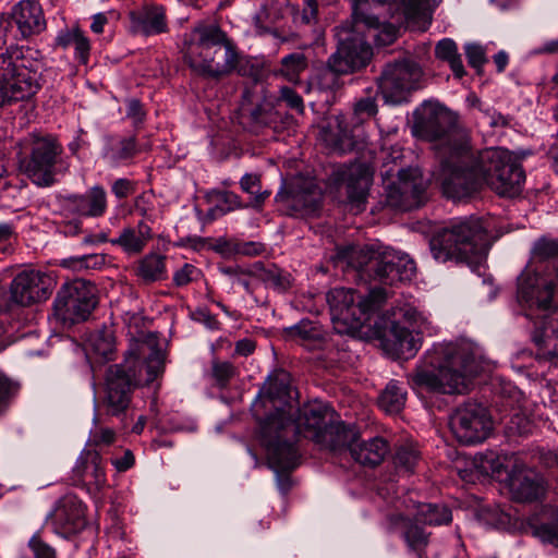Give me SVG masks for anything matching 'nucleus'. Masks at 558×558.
<instances>
[{
    "mask_svg": "<svg viewBox=\"0 0 558 558\" xmlns=\"http://www.w3.org/2000/svg\"><path fill=\"white\" fill-rule=\"evenodd\" d=\"M475 354L468 342L436 343L408 375L413 389L438 393H463L475 373Z\"/></svg>",
    "mask_w": 558,
    "mask_h": 558,
    "instance_id": "nucleus-1",
    "label": "nucleus"
},
{
    "mask_svg": "<svg viewBox=\"0 0 558 558\" xmlns=\"http://www.w3.org/2000/svg\"><path fill=\"white\" fill-rule=\"evenodd\" d=\"M486 232L478 218L452 220L429 241L433 257L441 263L456 260L478 270L485 259Z\"/></svg>",
    "mask_w": 558,
    "mask_h": 558,
    "instance_id": "nucleus-2",
    "label": "nucleus"
},
{
    "mask_svg": "<svg viewBox=\"0 0 558 558\" xmlns=\"http://www.w3.org/2000/svg\"><path fill=\"white\" fill-rule=\"evenodd\" d=\"M335 259L337 263H345L361 275L389 286L411 280L415 274V263L409 255L388 248L342 246L337 248Z\"/></svg>",
    "mask_w": 558,
    "mask_h": 558,
    "instance_id": "nucleus-3",
    "label": "nucleus"
},
{
    "mask_svg": "<svg viewBox=\"0 0 558 558\" xmlns=\"http://www.w3.org/2000/svg\"><path fill=\"white\" fill-rule=\"evenodd\" d=\"M329 408L322 402H311L293 411L292 407L278 409L260 426V435L266 436L269 427L275 441L296 447L299 435L317 444L331 422Z\"/></svg>",
    "mask_w": 558,
    "mask_h": 558,
    "instance_id": "nucleus-4",
    "label": "nucleus"
},
{
    "mask_svg": "<svg viewBox=\"0 0 558 558\" xmlns=\"http://www.w3.org/2000/svg\"><path fill=\"white\" fill-rule=\"evenodd\" d=\"M533 258L545 268L526 267L518 277V301L529 308L546 310L558 291V240L542 238L533 245Z\"/></svg>",
    "mask_w": 558,
    "mask_h": 558,
    "instance_id": "nucleus-5",
    "label": "nucleus"
},
{
    "mask_svg": "<svg viewBox=\"0 0 558 558\" xmlns=\"http://www.w3.org/2000/svg\"><path fill=\"white\" fill-rule=\"evenodd\" d=\"M137 366L146 369V384L154 381L162 372V359L159 352H154L146 363L142 364L137 356L130 354L124 363L109 366L106 373L105 395L102 403L107 414L119 416L131 402L133 387L141 380L136 376Z\"/></svg>",
    "mask_w": 558,
    "mask_h": 558,
    "instance_id": "nucleus-6",
    "label": "nucleus"
},
{
    "mask_svg": "<svg viewBox=\"0 0 558 558\" xmlns=\"http://www.w3.org/2000/svg\"><path fill=\"white\" fill-rule=\"evenodd\" d=\"M457 118L452 111L438 101H424L414 111V131L420 137L435 142L438 156L458 149L463 153L470 144L469 135L457 128Z\"/></svg>",
    "mask_w": 558,
    "mask_h": 558,
    "instance_id": "nucleus-7",
    "label": "nucleus"
},
{
    "mask_svg": "<svg viewBox=\"0 0 558 558\" xmlns=\"http://www.w3.org/2000/svg\"><path fill=\"white\" fill-rule=\"evenodd\" d=\"M388 294L383 288L372 289L366 296H355L349 288H333L326 295L331 320L339 333H353L379 310Z\"/></svg>",
    "mask_w": 558,
    "mask_h": 558,
    "instance_id": "nucleus-8",
    "label": "nucleus"
},
{
    "mask_svg": "<svg viewBox=\"0 0 558 558\" xmlns=\"http://www.w3.org/2000/svg\"><path fill=\"white\" fill-rule=\"evenodd\" d=\"M62 154L63 147L54 136L32 134L29 155L20 159L19 169L33 184L52 186L70 168Z\"/></svg>",
    "mask_w": 558,
    "mask_h": 558,
    "instance_id": "nucleus-9",
    "label": "nucleus"
},
{
    "mask_svg": "<svg viewBox=\"0 0 558 558\" xmlns=\"http://www.w3.org/2000/svg\"><path fill=\"white\" fill-rule=\"evenodd\" d=\"M440 169L436 180L440 183L444 194L453 199L471 196L483 186V173L475 166L476 153L470 144L463 153L458 149L440 155Z\"/></svg>",
    "mask_w": 558,
    "mask_h": 558,
    "instance_id": "nucleus-10",
    "label": "nucleus"
},
{
    "mask_svg": "<svg viewBox=\"0 0 558 558\" xmlns=\"http://www.w3.org/2000/svg\"><path fill=\"white\" fill-rule=\"evenodd\" d=\"M475 166L483 173V185L498 195L513 197L521 192L524 171L507 149L490 147L477 151Z\"/></svg>",
    "mask_w": 558,
    "mask_h": 558,
    "instance_id": "nucleus-11",
    "label": "nucleus"
},
{
    "mask_svg": "<svg viewBox=\"0 0 558 558\" xmlns=\"http://www.w3.org/2000/svg\"><path fill=\"white\" fill-rule=\"evenodd\" d=\"M364 27L353 20L335 27L338 47L328 59V70H342L343 66L360 70L369 64L373 49L362 34Z\"/></svg>",
    "mask_w": 558,
    "mask_h": 558,
    "instance_id": "nucleus-12",
    "label": "nucleus"
},
{
    "mask_svg": "<svg viewBox=\"0 0 558 558\" xmlns=\"http://www.w3.org/2000/svg\"><path fill=\"white\" fill-rule=\"evenodd\" d=\"M97 304L95 287L83 279L64 283L53 302L56 314L72 324L87 319Z\"/></svg>",
    "mask_w": 558,
    "mask_h": 558,
    "instance_id": "nucleus-13",
    "label": "nucleus"
},
{
    "mask_svg": "<svg viewBox=\"0 0 558 558\" xmlns=\"http://www.w3.org/2000/svg\"><path fill=\"white\" fill-rule=\"evenodd\" d=\"M449 426L456 439L463 445L482 442L493 430L487 409L472 401L461 404L453 411Z\"/></svg>",
    "mask_w": 558,
    "mask_h": 558,
    "instance_id": "nucleus-14",
    "label": "nucleus"
},
{
    "mask_svg": "<svg viewBox=\"0 0 558 558\" xmlns=\"http://www.w3.org/2000/svg\"><path fill=\"white\" fill-rule=\"evenodd\" d=\"M236 119L243 129L252 133H258L274 121L272 108L266 101V88L255 75L252 76V84L242 93Z\"/></svg>",
    "mask_w": 558,
    "mask_h": 558,
    "instance_id": "nucleus-15",
    "label": "nucleus"
},
{
    "mask_svg": "<svg viewBox=\"0 0 558 558\" xmlns=\"http://www.w3.org/2000/svg\"><path fill=\"white\" fill-rule=\"evenodd\" d=\"M398 180L386 187V203L403 211L412 210L423 204L426 184L418 169H399Z\"/></svg>",
    "mask_w": 558,
    "mask_h": 558,
    "instance_id": "nucleus-16",
    "label": "nucleus"
},
{
    "mask_svg": "<svg viewBox=\"0 0 558 558\" xmlns=\"http://www.w3.org/2000/svg\"><path fill=\"white\" fill-rule=\"evenodd\" d=\"M227 38L226 33L216 24H196L186 35L183 49L191 70H214L211 63L201 57L202 51L222 45Z\"/></svg>",
    "mask_w": 558,
    "mask_h": 558,
    "instance_id": "nucleus-17",
    "label": "nucleus"
},
{
    "mask_svg": "<svg viewBox=\"0 0 558 558\" xmlns=\"http://www.w3.org/2000/svg\"><path fill=\"white\" fill-rule=\"evenodd\" d=\"M260 441L266 448L268 464L276 473L277 486L282 494H287L292 487L289 473L299 464V450L289 444L283 446L275 441L269 428L266 429V436L260 435Z\"/></svg>",
    "mask_w": 558,
    "mask_h": 558,
    "instance_id": "nucleus-18",
    "label": "nucleus"
},
{
    "mask_svg": "<svg viewBox=\"0 0 558 558\" xmlns=\"http://www.w3.org/2000/svg\"><path fill=\"white\" fill-rule=\"evenodd\" d=\"M371 173L363 163L342 165L335 168L330 174V184L337 189L345 187L351 205L362 209L371 184Z\"/></svg>",
    "mask_w": 558,
    "mask_h": 558,
    "instance_id": "nucleus-19",
    "label": "nucleus"
},
{
    "mask_svg": "<svg viewBox=\"0 0 558 558\" xmlns=\"http://www.w3.org/2000/svg\"><path fill=\"white\" fill-rule=\"evenodd\" d=\"M56 534L69 537L86 526L85 506L74 495L61 497L47 518Z\"/></svg>",
    "mask_w": 558,
    "mask_h": 558,
    "instance_id": "nucleus-20",
    "label": "nucleus"
},
{
    "mask_svg": "<svg viewBox=\"0 0 558 558\" xmlns=\"http://www.w3.org/2000/svg\"><path fill=\"white\" fill-rule=\"evenodd\" d=\"M352 4V20L363 24L366 28L378 29L381 12H372L387 5V14L393 16L402 13L412 15L417 9V0H350Z\"/></svg>",
    "mask_w": 558,
    "mask_h": 558,
    "instance_id": "nucleus-21",
    "label": "nucleus"
},
{
    "mask_svg": "<svg viewBox=\"0 0 558 558\" xmlns=\"http://www.w3.org/2000/svg\"><path fill=\"white\" fill-rule=\"evenodd\" d=\"M60 203L65 216L78 218H99L108 208L107 192L101 185H94L82 194L64 195Z\"/></svg>",
    "mask_w": 558,
    "mask_h": 558,
    "instance_id": "nucleus-22",
    "label": "nucleus"
},
{
    "mask_svg": "<svg viewBox=\"0 0 558 558\" xmlns=\"http://www.w3.org/2000/svg\"><path fill=\"white\" fill-rule=\"evenodd\" d=\"M50 278L37 270H23L11 282V300L22 306H28L48 299Z\"/></svg>",
    "mask_w": 558,
    "mask_h": 558,
    "instance_id": "nucleus-23",
    "label": "nucleus"
},
{
    "mask_svg": "<svg viewBox=\"0 0 558 558\" xmlns=\"http://www.w3.org/2000/svg\"><path fill=\"white\" fill-rule=\"evenodd\" d=\"M276 201L282 203L291 216L314 214L320 205L322 192L311 181H298L279 191Z\"/></svg>",
    "mask_w": 558,
    "mask_h": 558,
    "instance_id": "nucleus-24",
    "label": "nucleus"
},
{
    "mask_svg": "<svg viewBox=\"0 0 558 558\" xmlns=\"http://www.w3.org/2000/svg\"><path fill=\"white\" fill-rule=\"evenodd\" d=\"M377 86L386 102L401 104L410 92L422 87V72H383Z\"/></svg>",
    "mask_w": 558,
    "mask_h": 558,
    "instance_id": "nucleus-25",
    "label": "nucleus"
},
{
    "mask_svg": "<svg viewBox=\"0 0 558 558\" xmlns=\"http://www.w3.org/2000/svg\"><path fill=\"white\" fill-rule=\"evenodd\" d=\"M387 520L389 529L400 533L410 554L416 558H428L426 548L429 545L430 534L418 525L420 522L399 512L389 514Z\"/></svg>",
    "mask_w": 558,
    "mask_h": 558,
    "instance_id": "nucleus-26",
    "label": "nucleus"
},
{
    "mask_svg": "<svg viewBox=\"0 0 558 558\" xmlns=\"http://www.w3.org/2000/svg\"><path fill=\"white\" fill-rule=\"evenodd\" d=\"M73 481L76 485L100 489L106 484V473L100 454L95 450L81 453L73 468Z\"/></svg>",
    "mask_w": 558,
    "mask_h": 558,
    "instance_id": "nucleus-27",
    "label": "nucleus"
},
{
    "mask_svg": "<svg viewBox=\"0 0 558 558\" xmlns=\"http://www.w3.org/2000/svg\"><path fill=\"white\" fill-rule=\"evenodd\" d=\"M551 302L542 316V326L532 335L533 342L538 347L543 357L547 360L558 359V307L550 310Z\"/></svg>",
    "mask_w": 558,
    "mask_h": 558,
    "instance_id": "nucleus-28",
    "label": "nucleus"
},
{
    "mask_svg": "<svg viewBox=\"0 0 558 558\" xmlns=\"http://www.w3.org/2000/svg\"><path fill=\"white\" fill-rule=\"evenodd\" d=\"M129 16L133 33L150 36L168 29L165 9L160 5L145 4L131 11Z\"/></svg>",
    "mask_w": 558,
    "mask_h": 558,
    "instance_id": "nucleus-29",
    "label": "nucleus"
},
{
    "mask_svg": "<svg viewBox=\"0 0 558 558\" xmlns=\"http://www.w3.org/2000/svg\"><path fill=\"white\" fill-rule=\"evenodd\" d=\"M508 486L512 499L519 502L536 500L544 492L541 480L521 466H515L509 473Z\"/></svg>",
    "mask_w": 558,
    "mask_h": 558,
    "instance_id": "nucleus-30",
    "label": "nucleus"
},
{
    "mask_svg": "<svg viewBox=\"0 0 558 558\" xmlns=\"http://www.w3.org/2000/svg\"><path fill=\"white\" fill-rule=\"evenodd\" d=\"M13 19L23 36L40 33L46 26L43 9L36 0L20 1L14 7Z\"/></svg>",
    "mask_w": 558,
    "mask_h": 558,
    "instance_id": "nucleus-31",
    "label": "nucleus"
},
{
    "mask_svg": "<svg viewBox=\"0 0 558 558\" xmlns=\"http://www.w3.org/2000/svg\"><path fill=\"white\" fill-rule=\"evenodd\" d=\"M389 452L388 442L381 437L359 441L351 446V457L362 465L374 468L381 463Z\"/></svg>",
    "mask_w": 558,
    "mask_h": 558,
    "instance_id": "nucleus-32",
    "label": "nucleus"
},
{
    "mask_svg": "<svg viewBox=\"0 0 558 558\" xmlns=\"http://www.w3.org/2000/svg\"><path fill=\"white\" fill-rule=\"evenodd\" d=\"M5 75V89L9 101H19L29 98L39 88L37 72H9Z\"/></svg>",
    "mask_w": 558,
    "mask_h": 558,
    "instance_id": "nucleus-33",
    "label": "nucleus"
},
{
    "mask_svg": "<svg viewBox=\"0 0 558 558\" xmlns=\"http://www.w3.org/2000/svg\"><path fill=\"white\" fill-rule=\"evenodd\" d=\"M355 439L356 432L354 428L347 426L342 422L333 423L331 421L328 427L325 428V433L317 445L331 451L349 449L351 452V446L354 445Z\"/></svg>",
    "mask_w": 558,
    "mask_h": 558,
    "instance_id": "nucleus-34",
    "label": "nucleus"
},
{
    "mask_svg": "<svg viewBox=\"0 0 558 558\" xmlns=\"http://www.w3.org/2000/svg\"><path fill=\"white\" fill-rule=\"evenodd\" d=\"M418 331H411L405 327L393 324L390 329L389 341L395 352L404 357L413 356L422 345V338Z\"/></svg>",
    "mask_w": 558,
    "mask_h": 558,
    "instance_id": "nucleus-35",
    "label": "nucleus"
},
{
    "mask_svg": "<svg viewBox=\"0 0 558 558\" xmlns=\"http://www.w3.org/2000/svg\"><path fill=\"white\" fill-rule=\"evenodd\" d=\"M248 275L267 287L284 290L289 287V275L274 264L255 262L247 267Z\"/></svg>",
    "mask_w": 558,
    "mask_h": 558,
    "instance_id": "nucleus-36",
    "label": "nucleus"
},
{
    "mask_svg": "<svg viewBox=\"0 0 558 558\" xmlns=\"http://www.w3.org/2000/svg\"><path fill=\"white\" fill-rule=\"evenodd\" d=\"M407 400V391L397 380H390L378 397V405L389 414L399 413Z\"/></svg>",
    "mask_w": 558,
    "mask_h": 558,
    "instance_id": "nucleus-37",
    "label": "nucleus"
},
{
    "mask_svg": "<svg viewBox=\"0 0 558 558\" xmlns=\"http://www.w3.org/2000/svg\"><path fill=\"white\" fill-rule=\"evenodd\" d=\"M414 520L427 525L448 524L452 520L451 510L445 505L418 504Z\"/></svg>",
    "mask_w": 558,
    "mask_h": 558,
    "instance_id": "nucleus-38",
    "label": "nucleus"
},
{
    "mask_svg": "<svg viewBox=\"0 0 558 558\" xmlns=\"http://www.w3.org/2000/svg\"><path fill=\"white\" fill-rule=\"evenodd\" d=\"M165 256L150 253L138 263L136 275L145 282H154L166 278Z\"/></svg>",
    "mask_w": 558,
    "mask_h": 558,
    "instance_id": "nucleus-39",
    "label": "nucleus"
},
{
    "mask_svg": "<svg viewBox=\"0 0 558 558\" xmlns=\"http://www.w3.org/2000/svg\"><path fill=\"white\" fill-rule=\"evenodd\" d=\"M58 43L63 47L74 49L78 65H87L90 49L89 40L78 28H72L61 34L58 37Z\"/></svg>",
    "mask_w": 558,
    "mask_h": 558,
    "instance_id": "nucleus-40",
    "label": "nucleus"
},
{
    "mask_svg": "<svg viewBox=\"0 0 558 558\" xmlns=\"http://www.w3.org/2000/svg\"><path fill=\"white\" fill-rule=\"evenodd\" d=\"M240 186L243 192L252 195L250 207L260 208L269 197L270 192L260 190V177L258 174L246 173L240 180Z\"/></svg>",
    "mask_w": 558,
    "mask_h": 558,
    "instance_id": "nucleus-41",
    "label": "nucleus"
},
{
    "mask_svg": "<svg viewBox=\"0 0 558 558\" xmlns=\"http://www.w3.org/2000/svg\"><path fill=\"white\" fill-rule=\"evenodd\" d=\"M110 243L121 246L128 254L136 255L144 250L147 241L138 235L134 228H125L117 239L110 240Z\"/></svg>",
    "mask_w": 558,
    "mask_h": 558,
    "instance_id": "nucleus-42",
    "label": "nucleus"
},
{
    "mask_svg": "<svg viewBox=\"0 0 558 558\" xmlns=\"http://www.w3.org/2000/svg\"><path fill=\"white\" fill-rule=\"evenodd\" d=\"M89 347L93 352L105 360H111L114 352V337L112 331L104 329L92 335L89 338Z\"/></svg>",
    "mask_w": 558,
    "mask_h": 558,
    "instance_id": "nucleus-43",
    "label": "nucleus"
},
{
    "mask_svg": "<svg viewBox=\"0 0 558 558\" xmlns=\"http://www.w3.org/2000/svg\"><path fill=\"white\" fill-rule=\"evenodd\" d=\"M263 390L264 393L271 400L290 397L289 375L284 372H280L275 376H270L266 381Z\"/></svg>",
    "mask_w": 558,
    "mask_h": 558,
    "instance_id": "nucleus-44",
    "label": "nucleus"
},
{
    "mask_svg": "<svg viewBox=\"0 0 558 558\" xmlns=\"http://www.w3.org/2000/svg\"><path fill=\"white\" fill-rule=\"evenodd\" d=\"M435 53L438 59L447 61L451 70H463L457 44L451 38L439 40L436 45Z\"/></svg>",
    "mask_w": 558,
    "mask_h": 558,
    "instance_id": "nucleus-45",
    "label": "nucleus"
},
{
    "mask_svg": "<svg viewBox=\"0 0 558 558\" xmlns=\"http://www.w3.org/2000/svg\"><path fill=\"white\" fill-rule=\"evenodd\" d=\"M418 459L420 452L412 445L400 446L393 456L396 466L407 473L413 472Z\"/></svg>",
    "mask_w": 558,
    "mask_h": 558,
    "instance_id": "nucleus-46",
    "label": "nucleus"
},
{
    "mask_svg": "<svg viewBox=\"0 0 558 558\" xmlns=\"http://www.w3.org/2000/svg\"><path fill=\"white\" fill-rule=\"evenodd\" d=\"M137 153L134 137L122 138L112 144L107 153L108 158L113 162L128 160Z\"/></svg>",
    "mask_w": 558,
    "mask_h": 558,
    "instance_id": "nucleus-47",
    "label": "nucleus"
},
{
    "mask_svg": "<svg viewBox=\"0 0 558 558\" xmlns=\"http://www.w3.org/2000/svg\"><path fill=\"white\" fill-rule=\"evenodd\" d=\"M106 264V256L102 254H87L82 256L70 257L62 262L64 267L75 270L82 269H99Z\"/></svg>",
    "mask_w": 558,
    "mask_h": 558,
    "instance_id": "nucleus-48",
    "label": "nucleus"
},
{
    "mask_svg": "<svg viewBox=\"0 0 558 558\" xmlns=\"http://www.w3.org/2000/svg\"><path fill=\"white\" fill-rule=\"evenodd\" d=\"M342 72H315L307 83L306 90L317 89L327 92L335 89L339 84V74Z\"/></svg>",
    "mask_w": 558,
    "mask_h": 558,
    "instance_id": "nucleus-49",
    "label": "nucleus"
},
{
    "mask_svg": "<svg viewBox=\"0 0 558 558\" xmlns=\"http://www.w3.org/2000/svg\"><path fill=\"white\" fill-rule=\"evenodd\" d=\"M402 317L405 322H408L414 329L418 332H430V323L428 322L427 316H425L422 312L417 311L413 306H405L401 310Z\"/></svg>",
    "mask_w": 558,
    "mask_h": 558,
    "instance_id": "nucleus-50",
    "label": "nucleus"
},
{
    "mask_svg": "<svg viewBox=\"0 0 558 558\" xmlns=\"http://www.w3.org/2000/svg\"><path fill=\"white\" fill-rule=\"evenodd\" d=\"M211 374L218 386L226 387L235 376L236 368L230 362L215 360L211 365Z\"/></svg>",
    "mask_w": 558,
    "mask_h": 558,
    "instance_id": "nucleus-51",
    "label": "nucleus"
},
{
    "mask_svg": "<svg viewBox=\"0 0 558 558\" xmlns=\"http://www.w3.org/2000/svg\"><path fill=\"white\" fill-rule=\"evenodd\" d=\"M250 207L248 204H244L241 197L230 191H223L218 194V204L216 207L217 211H220L221 215H226L235 209Z\"/></svg>",
    "mask_w": 558,
    "mask_h": 558,
    "instance_id": "nucleus-52",
    "label": "nucleus"
},
{
    "mask_svg": "<svg viewBox=\"0 0 558 558\" xmlns=\"http://www.w3.org/2000/svg\"><path fill=\"white\" fill-rule=\"evenodd\" d=\"M28 548L33 557L22 554L19 558H56L54 549L44 542L38 533L34 534L28 541Z\"/></svg>",
    "mask_w": 558,
    "mask_h": 558,
    "instance_id": "nucleus-53",
    "label": "nucleus"
},
{
    "mask_svg": "<svg viewBox=\"0 0 558 558\" xmlns=\"http://www.w3.org/2000/svg\"><path fill=\"white\" fill-rule=\"evenodd\" d=\"M220 271L223 275L228 276L231 279L232 283H236L243 287V289L247 293H253V287L251 281L248 280V277L251 276L247 272V267L243 268L241 266H227L221 267Z\"/></svg>",
    "mask_w": 558,
    "mask_h": 558,
    "instance_id": "nucleus-54",
    "label": "nucleus"
},
{
    "mask_svg": "<svg viewBox=\"0 0 558 558\" xmlns=\"http://www.w3.org/2000/svg\"><path fill=\"white\" fill-rule=\"evenodd\" d=\"M464 52L471 68L481 69L487 63L486 48L477 43L465 44Z\"/></svg>",
    "mask_w": 558,
    "mask_h": 558,
    "instance_id": "nucleus-55",
    "label": "nucleus"
},
{
    "mask_svg": "<svg viewBox=\"0 0 558 558\" xmlns=\"http://www.w3.org/2000/svg\"><path fill=\"white\" fill-rule=\"evenodd\" d=\"M279 101L286 104V106L298 113L304 112V102L302 97L289 86H282L279 90Z\"/></svg>",
    "mask_w": 558,
    "mask_h": 558,
    "instance_id": "nucleus-56",
    "label": "nucleus"
},
{
    "mask_svg": "<svg viewBox=\"0 0 558 558\" xmlns=\"http://www.w3.org/2000/svg\"><path fill=\"white\" fill-rule=\"evenodd\" d=\"M220 49L223 50L225 70H236L241 66L242 57L232 40L227 38Z\"/></svg>",
    "mask_w": 558,
    "mask_h": 558,
    "instance_id": "nucleus-57",
    "label": "nucleus"
},
{
    "mask_svg": "<svg viewBox=\"0 0 558 558\" xmlns=\"http://www.w3.org/2000/svg\"><path fill=\"white\" fill-rule=\"evenodd\" d=\"M135 210L147 221L153 222L156 218L153 196L146 193L138 195L134 202Z\"/></svg>",
    "mask_w": 558,
    "mask_h": 558,
    "instance_id": "nucleus-58",
    "label": "nucleus"
},
{
    "mask_svg": "<svg viewBox=\"0 0 558 558\" xmlns=\"http://www.w3.org/2000/svg\"><path fill=\"white\" fill-rule=\"evenodd\" d=\"M282 65L287 70H305L312 66L310 63V54L304 51H295L282 58Z\"/></svg>",
    "mask_w": 558,
    "mask_h": 558,
    "instance_id": "nucleus-59",
    "label": "nucleus"
},
{
    "mask_svg": "<svg viewBox=\"0 0 558 558\" xmlns=\"http://www.w3.org/2000/svg\"><path fill=\"white\" fill-rule=\"evenodd\" d=\"M199 274L201 271L195 266L191 264H184L183 267L174 272L173 282L177 287H184L196 280Z\"/></svg>",
    "mask_w": 558,
    "mask_h": 558,
    "instance_id": "nucleus-60",
    "label": "nucleus"
},
{
    "mask_svg": "<svg viewBox=\"0 0 558 558\" xmlns=\"http://www.w3.org/2000/svg\"><path fill=\"white\" fill-rule=\"evenodd\" d=\"M533 533L543 543L558 547V527L551 524H541L534 527Z\"/></svg>",
    "mask_w": 558,
    "mask_h": 558,
    "instance_id": "nucleus-61",
    "label": "nucleus"
},
{
    "mask_svg": "<svg viewBox=\"0 0 558 558\" xmlns=\"http://www.w3.org/2000/svg\"><path fill=\"white\" fill-rule=\"evenodd\" d=\"M125 104L126 118L131 119L134 125L142 123L146 117L142 102L136 98H130L125 100Z\"/></svg>",
    "mask_w": 558,
    "mask_h": 558,
    "instance_id": "nucleus-62",
    "label": "nucleus"
},
{
    "mask_svg": "<svg viewBox=\"0 0 558 558\" xmlns=\"http://www.w3.org/2000/svg\"><path fill=\"white\" fill-rule=\"evenodd\" d=\"M509 429L519 435H526L531 433L532 423L531 421L521 413H515L512 415L509 422Z\"/></svg>",
    "mask_w": 558,
    "mask_h": 558,
    "instance_id": "nucleus-63",
    "label": "nucleus"
},
{
    "mask_svg": "<svg viewBox=\"0 0 558 558\" xmlns=\"http://www.w3.org/2000/svg\"><path fill=\"white\" fill-rule=\"evenodd\" d=\"M111 191L119 199L126 198L135 191V184L129 179H118L111 185Z\"/></svg>",
    "mask_w": 558,
    "mask_h": 558,
    "instance_id": "nucleus-64",
    "label": "nucleus"
}]
</instances>
